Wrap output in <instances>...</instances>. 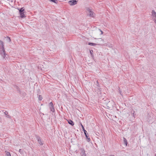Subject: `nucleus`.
<instances>
[{
    "instance_id": "9b49d317",
    "label": "nucleus",
    "mask_w": 156,
    "mask_h": 156,
    "mask_svg": "<svg viewBox=\"0 0 156 156\" xmlns=\"http://www.w3.org/2000/svg\"><path fill=\"white\" fill-rule=\"evenodd\" d=\"M20 16L21 18L25 17L26 16L24 14V12H23L22 13H20Z\"/></svg>"
},
{
    "instance_id": "f8f14e48",
    "label": "nucleus",
    "mask_w": 156,
    "mask_h": 156,
    "mask_svg": "<svg viewBox=\"0 0 156 156\" xmlns=\"http://www.w3.org/2000/svg\"><path fill=\"white\" fill-rule=\"evenodd\" d=\"M123 141L124 143L126 144V146H127V140L124 137H123Z\"/></svg>"
},
{
    "instance_id": "7ed1b4c3",
    "label": "nucleus",
    "mask_w": 156,
    "mask_h": 156,
    "mask_svg": "<svg viewBox=\"0 0 156 156\" xmlns=\"http://www.w3.org/2000/svg\"><path fill=\"white\" fill-rule=\"evenodd\" d=\"M87 14L90 16L94 17L95 16V14L94 13L93 11L90 9H87Z\"/></svg>"
},
{
    "instance_id": "dca6fc26",
    "label": "nucleus",
    "mask_w": 156,
    "mask_h": 156,
    "mask_svg": "<svg viewBox=\"0 0 156 156\" xmlns=\"http://www.w3.org/2000/svg\"><path fill=\"white\" fill-rule=\"evenodd\" d=\"M19 13H21L23 12V11L24 10V9H23V8H22L21 9H19Z\"/></svg>"
},
{
    "instance_id": "f03ea898",
    "label": "nucleus",
    "mask_w": 156,
    "mask_h": 156,
    "mask_svg": "<svg viewBox=\"0 0 156 156\" xmlns=\"http://www.w3.org/2000/svg\"><path fill=\"white\" fill-rule=\"evenodd\" d=\"M0 44L2 45L0 50V54L3 58H5V51L4 49L3 42L2 41H0Z\"/></svg>"
},
{
    "instance_id": "39448f33",
    "label": "nucleus",
    "mask_w": 156,
    "mask_h": 156,
    "mask_svg": "<svg viewBox=\"0 0 156 156\" xmlns=\"http://www.w3.org/2000/svg\"><path fill=\"white\" fill-rule=\"evenodd\" d=\"M49 108L51 109V112H54L55 111V109L52 102H51L49 103Z\"/></svg>"
},
{
    "instance_id": "423d86ee",
    "label": "nucleus",
    "mask_w": 156,
    "mask_h": 156,
    "mask_svg": "<svg viewBox=\"0 0 156 156\" xmlns=\"http://www.w3.org/2000/svg\"><path fill=\"white\" fill-rule=\"evenodd\" d=\"M77 1L76 0H73L70 1L69 2V3L71 5H73L76 4L77 3Z\"/></svg>"
},
{
    "instance_id": "2eb2a0df",
    "label": "nucleus",
    "mask_w": 156,
    "mask_h": 156,
    "mask_svg": "<svg viewBox=\"0 0 156 156\" xmlns=\"http://www.w3.org/2000/svg\"><path fill=\"white\" fill-rule=\"evenodd\" d=\"M6 41L7 42H10L11 41V40L10 38L9 37H6Z\"/></svg>"
},
{
    "instance_id": "0eeeda50",
    "label": "nucleus",
    "mask_w": 156,
    "mask_h": 156,
    "mask_svg": "<svg viewBox=\"0 0 156 156\" xmlns=\"http://www.w3.org/2000/svg\"><path fill=\"white\" fill-rule=\"evenodd\" d=\"M106 108L108 109H112L113 107V105L111 104L110 102H108L106 106Z\"/></svg>"
},
{
    "instance_id": "412c9836",
    "label": "nucleus",
    "mask_w": 156,
    "mask_h": 156,
    "mask_svg": "<svg viewBox=\"0 0 156 156\" xmlns=\"http://www.w3.org/2000/svg\"><path fill=\"white\" fill-rule=\"evenodd\" d=\"M21 151V149H20L19 150V152H20Z\"/></svg>"
},
{
    "instance_id": "a878e982",
    "label": "nucleus",
    "mask_w": 156,
    "mask_h": 156,
    "mask_svg": "<svg viewBox=\"0 0 156 156\" xmlns=\"http://www.w3.org/2000/svg\"><path fill=\"white\" fill-rule=\"evenodd\" d=\"M155 156H156V154H155Z\"/></svg>"
},
{
    "instance_id": "393cba45",
    "label": "nucleus",
    "mask_w": 156,
    "mask_h": 156,
    "mask_svg": "<svg viewBox=\"0 0 156 156\" xmlns=\"http://www.w3.org/2000/svg\"><path fill=\"white\" fill-rule=\"evenodd\" d=\"M9 115H8L7 117H9Z\"/></svg>"
},
{
    "instance_id": "4be33fe9",
    "label": "nucleus",
    "mask_w": 156,
    "mask_h": 156,
    "mask_svg": "<svg viewBox=\"0 0 156 156\" xmlns=\"http://www.w3.org/2000/svg\"><path fill=\"white\" fill-rule=\"evenodd\" d=\"M91 51H92V50L90 51V53H92Z\"/></svg>"
},
{
    "instance_id": "4468645a",
    "label": "nucleus",
    "mask_w": 156,
    "mask_h": 156,
    "mask_svg": "<svg viewBox=\"0 0 156 156\" xmlns=\"http://www.w3.org/2000/svg\"><path fill=\"white\" fill-rule=\"evenodd\" d=\"M5 153L6 156H11V154L9 152L7 151H5Z\"/></svg>"
},
{
    "instance_id": "a211bd4d",
    "label": "nucleus",
    "mask_w": 156,
    "mask_h": 156,
    "mask_svg": "<svg viewBox=\"0 0 156 156\" xmlns=\"http://www.w3.org/2000/svg\"><path fill=\"white\" fill-rule=\"evenodd\" d=\"M38 99L40 101H41L42 99V97L41 96L39 95L38 96Z\"/></svg>"
},
{
    "instance_id": "5701e85b",
    "label": "nucleus",
    "mask_w": 156,
    "mask_h": 156,
    "mask_svg": "<svg viewBox=\"0 0 156 156\" xmlns=\"http://www.w3.org/2000/svg\"><path fill=\"white\" fill-rule=\"evenodd\" d=\"M154 22L156 23V20H154Z\"/></svg>"
},
{
    "instance_id": "aec40b11",
    "label": "nucleus",
    "mask_w": 156,
    "mask_h": 156,
    "mask_svg": "<svg viewBox=\"0 0 156 156\" xmlns=\"http://www.w3.org/2000/svg\"><path fill=\"white\" fill-rule=\"evenodd\" d=\"M2 121V119L0 117V122H1Z\"/></svg>"
},
{
    "instance_id": "1a4fd4ad",
    "label": "nucleus",
    "mask_w": 156,
    "mask_h": 156,
    "mask_svg": "<svg viewBox=\"0 0 156 156\" xmlns=\"http://www.w3.org/2000/svg\"><path fill=\"white\" fill-rule=\"evenodd\" d=\"M37 141L39 143V144L40 145H42L43 144V143L42 142L41 140V138L39 137H37Z\"/></svg>"
},
{
    "instance_id": "6ab92c4d",
    "label": "nucleus",
    "mask_w": 156,
    "mask_h": 156,
    "mask_svg": "<svg viewBox=\"0 0 156 156\" xmlns=\"http://www.w3.org/2000/svg\"><path fill=\"white\" fill-rule=\"evenodd\" d=\"M99 40L100 41H103V40L102 38H99Z\"/></svg>"
},
{
    "instance_id": "6e6552de",
    "label": "nucleus",
    "mask_w": 156,
    "mask_h": 156,
    "mask_svg": "<svg viewBox=\"0 0 156 156\" xmlns=\"http://www.w3.org/2000/svg\"><path fill=\"white\" fill-rule=\"evenodd\" d=\"M81 152L80 155L81 156H86V154L85 153V151L83 149H80Z\"/></svg>"
},
{
    "instance_id": "f3484780",
    "label": "nucleus",
    "mask_w": 156,
    "mask_h": 156,
    "mask_svg": "<svg viewBox=\"0 0 156 156\" xmlns=\"http://www.w3.org/2000/svg\"><path fill=\"white\" fill-rule=\"evenodd\" d=\"M50 1L52 2L55 3H57L58 1L57 0H49Z\"/></svg>"
},
{
    "instance_id": "b1692460",
    "label": "nucleus",
    "mask_w": 156,
    "mask_h": 156,
    "mask_svg": "<svg viewBox=\"0 0 156 156\" xmlns=\"http://www.w3.org/2000/svg\"><path fill=\"white\" fill-rule=\"evenodd\" d=\"M97 84H98V81H97Z\"/></svg>"
},
{
    "instance_id": "f257e3e1",
    "label": "nucleus",
    "mask_w": 156,
    "mask_h": 156,
    "mask_svg": "<svg viewBox=\"0 0 156 156\" xmlns=\"http://www.w3.org/2000/svg\"><path fill=\"white\" fill-rule=\"evenodd\" d=\"M103 34V32L100 29H96L94 30L90 31V34L91 37H98L99 35H102Z\"/></svg>"
},
{
    "instance_id": "20e7f679",
    "label": "nucleus",
    "mask_w": 156,
    "mask_h": 156,
    "mask_svg": "<svg viewBox=\"0 0 156 156\" xmlns=\"http://www.w3.org/2000/svg\"><path fill=\"white\" fill-rule=\"evenodd\" d=\"M81 127H82V128L83 129V131H84V134L87 139V141L88 142H89L90 141V139L89 138V136H87V131L85 129L84 127H83V125L82 124H81Z\"/></svg>"
},
{
    "instance_id": "9d476101",
    "label": "nucleus",
    "mask_w": 156,
    "mask_h": 156,
    "mask_svg": "<svg viewBox=\"0 0 156 156\" xmlns=\"http://www.w3.org/2000/svg\"><path fill=\"white\" fill-rule=\"evenodd\" d=\"M68 123L69 124H70L71 125H72V126L74 125V124L73 123V122L71 120H68Z\"/></svg>"
},
{
    "instance_id": "ddd939ff",
    "label": "nucleus",
    "mask_w": 156,
    "mask_h": 156,
    "mask_svg": "<svg viewBox=\"0 0 156 156\" xmlns=\"http://www.w3.org/2000/svg\"><path fill=\"white\" fill-rule=\"evenodd\" d=\"M88 44L90 45L94 46H95L98 44L95 43H89Z\"/></svg>"
}]
</instances>
